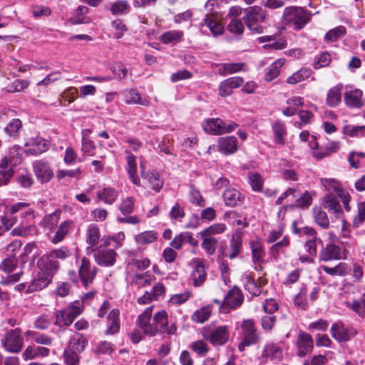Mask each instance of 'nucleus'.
<instances>
[{"label": "nucleus", "mask_w": 365, "mask_h": 365, "mask_svg": "<svg viewBox=\"0 0 365 365\" xmlns=\"http://www.w3.org/2000/svg\"><path fill=\"white\" fill-rule=\"evenodd\" d=\"M344 133L350 137H365V125H347L344 127Z\"/></svg>", "instance_id": "680f3d73"}, {"label": "nucleus", "mask_w": 365, "mask_h": 365, "mask_svg": "<svg viewBox=\"0 0 365 365\" xmlns=\"http://www.w3.org/2000/svg\"><path fill=\"white\" fill-rule=\"evenodd\" d=\"M226 230L227 225L225 223L218 222L210 225L200 232L203 233L204 235L213 237V235H220L225 232Z\"/></svg>", "instance_id": "bf43d9fd"}, {"label": "nucleus", "mask_w": 365, "mask_h": 365, "mask_svg": "<svg viewBox=\"0 0 365 365\" xmlns=\"http://www.w3.org/2000/svg\"><path fill=\"white\" fill-rule=\"evenodd\" d=\"M53 317L54 319L53 324L58 327L61 331H64L66 327H69L73 322L65 309L56 311Z\"/></svg>", "instance_id": "cd10ccee"}, {"label": "nucleus", "mask_w": 365, "mask_h": 365, "mask_svg": "<svg viewBox=\"0 0 365 365\" xmlns=\"http://www.w3.org/2000/svg\"><path fill=\"white\" fill-rule=\"evenodd\" d=\"M203 337L215 346L225 344L229 339L230 331L227 326H218L213 329H205Z\"/></svg>", "instance_id": "0eeeda50"}, {"label": "nucleus", "mask_w": 365, "mask_h": 365, "mask_svg": "<svg viewBox=\"0 0 365 365\" xmlns=\"http://www.w3.org/2000/svg\"><path fill=\"white\" fill-rule=\"evenodd\" d=\"M321 183L326 190L329 192L334 191L337 195H341L344 191L341 183L334 178H322Z\"/></svg>", "instance_id": "603ef678"}, {"label": "nucleus", "mask_w": 365, "mask_h": 365, "mask_svg": "<svg viewBox=\"0 0 365 365\" xmlns=\"http://www.w3.org/2000/svg\"><path fill=\"white\" fill-rule=\"evenodd\" d=\"M119 192L117 190L111 187H106L96 193V197L99 200L103 201L108 205H112L118 198Z\"/></svg>", "instance_id": "c85d7f7f"}, {"label": "nucleus", "mask_w": 365, "mask_h": 365, "mask_svg": "<svg viewBox=\"0 0 365 365\" xmlns=\"http://www.w3.org/2000/svg\"><path fill=\"white\" fill-rule=\"evenodd\" d=\"M10 212L11 215L19 212L22 217H33L34 216V210L29 207V204L26 202H17L14 204L10 208Z\"/></svg>", "instance_id": "a18cd8bd"}, {"label": "nucleus", "mask_w": 365, "mask_h": 365, "mask_svg": "<svg viewBox=\"0 0 365 365\" xmlns=\"http://www.w3.org/2000/svg\"><path fill=\"white\" fill-rule=\"evenodd\" d=\"M298 242L302 245V249L307 255H301L299 259L302 262L312 263L313 257L317 255V245L322 242L317 237L315 230L309 227L298 229Z\"/></svg>", "instance_id": "f257e3e1"}, {"label": "nucleus", "mask_w": 365, "mask_h": 365, "mask_svg": "<svg viewBox=\"0 0 365 365\" xmlns=\"http://www.w3.org/2000/svg\"><path fill=\"white\" fill-rule=\"evenodd\" d=\"M343 255L342 249L336 245H327L319 254V258L322 261H330L341 259Z\"/></svg>", "instance_id": "4be33fe9"}, {"label": "nucleus", "mask_w": 365, "mask_h": 365, "mask_svg": "<svg viewBox=\"0 0 365 365\" xmlns=\"http://www.w3.org/2000/svg\"><path fill=\"white\" fill-rule=\"evenodd\" d=\"M88 340L81 334L73 336L64 349L63 358L66 365H79L80 354L84 349Z\"/></svg>", "instance_id": "f03ea898"}, {"label": "nucleus", "mask_w": 365, "mask_h": 365, "mask_svg": "<svg viewBox=\"0 0 365 365\" xmlns=\"http://www.w3.org/2000/svg\"><path fill=\"white\" fill-rule=\"evenodd\" d=\"M295 190L289 188L286 192L282 193L280 197L276 201V203L281 205L285 203L284 208L287 210L288 208H292L294 207V202H297L294 199Z\"/></svg>", "instance_id": "79ce46f5"}, {"label": "nucleus", "mask_w": 365, "mask_h": 365, "mask_svg": "<svg viewBox=\"0 0 365 365\" xmlns=\"http://www.w3.org/2000/svg\"><path fill=\"white\" fill-rule=\"evenodd\" d=\"M244 84V79L240 76H234L222 81L218 88L219 95L227 97L232 93L233 89L239 88Z\"/></svg>", "instance_id": "dca6fc26"}, {"label": "nucleus", "mask_w": 365, "mask_h": 365, "mask_svg": "<svg viewBox=\"0 0 365 365\" xmlns=\"http://www.w3.org/2000/svg\"><path fill=\"white\" fill-rule=\"evenodd\" d=\"M30 84L28 80L16 79L6 86V91L11 93L21 92L26 89Z\"/></svg>", "instance_id": "052dcab7"}, {"label": "nucleus", "mask_w": 365, "mask_h": 365, "mask_svg": "<svg viewBox=\"0 0 365 365\" xmlns=\"http://www.w3.org/2000/svg\"><path fill=\"white\" fill-rule=\"evenodd\" d=\"M252 250V260L254 262H259L262 261L265 252L263 246L259 240L256 239L250 242Z\"/></svg>", "instance_id": "de8ad7c7"}, {"label": "nucleus", "mask_w": 365, "mask_h": 365, "mask_svg": "<svg viewBox=\"0 0 365 365\" xmlns=\"http://www.w3.org/2000/svg\"><path fill=\"white\" fill-rule=\"evenodd\" d=\"M284 60L279 58L274 61L268 68L265 75V80L271 81L276 78L279 74V69L284 65Z\"/></svg>", "instance_id": "09e8293b"}, {"label": "nucleus", "mask_w": 365, "mask_h": 365, "mask_svg": "<svg viewBox=\"0 0 365 365\" xmlns=\"http://www.w3.org/2000/svg\"><path fill=\"white\" fill-rule=\"evenodd\" d=\"M206 278L207 274L205 269V267L202 262H198L195 265L190 275V279L192 282L193 286H201L206 280Z\"/></svg>", "instance_id": "473e14b6"}, {"label": "nucleus", "mask_w": 365, "mask_h": 365, "mask_svg": "<svg viewBox=\"0 0 365 365\" xmlns=\"http://www.w3.org/2000/svg\"><path fill=\"white\" fill-rule=\"evenodd\" d=\"M202 126L205 133L220 135L233 132L238 127V124L231 120H223L221 118H215L205 120Z\"/></svg>", "instance_id": "20e7f679"}, {"label": "nucleus", "mask_w": 365, "mask_h": 365, "mask_svg": "<svg viewBox=\"0 0 365 365\" xmlns=\"http://www.w3.org/2000/svg\"><path fill=\"white\" fill-rule=\"evenodd\" d=\"M145 178L148 180L149 186L152 190H155L156 192L160 191L164 182L158 173L153 170L146 175Z\"/></svg>", "instance_id": "49530a36"}, {"label": "nucleus", "mask_w": 365, "mask_h": 365, "mask_svg": "<svg viewBox=\"0 0 365 365\" xmlns=\"http://www.w3.org/2000/svg\"><path fill=\"white\" fill-rule=\"evenodd\" d=\"M18 260L14 255L6 257L0 264V270L10 273L17 267Z\"/></svg>", "instance_id": "0e129e2a"}, {"label": "nucleus", "mask_w": 365, "mask_h": 365, "mask_svg": "<svg viewBox=\"0 0 365 365\" xmlns=\"http://www.w3.org/2000/svg\"><path fill=\"white\" fill-rule=\"evenodd\" d=\"M242 339L247 341L248 344H256L259 340L257 333L254 321L247 319L242 322L241 324Z\"/></svg>", "instance_id": "6ab92c4d"}, {"label": "nucleus", "mask_w": 365, "mask_h": 365, "mask_svg": "<svg viewBox=\"0 0 365 365\" xmlns=\"http://www.w3.org/2000/svg\"><path fill=\"white\" fill-rule=\"evenodd\" d=\"M53 319L52 314L44 313L38 316L34 322V327L40 330L47 329Z\"/></svg>", "instance_id": "4d7b16f0"}, {"label": "nucleus", "mask_w": 365, "mask_h": 365, "mask_svg": "<svg viewBox=\"0 0 365 365\" xmlns=\"http://www.w3.org/2000/svg\"><path fill=\"white\" fill-rule=\"evenodd\" d=\"M86 243L90 246L87 247V251L92 252L95 250V247H96L100 241L101 237V232L98 225L95 224H91L88 226L86 233Z\"/></svg>", "instance_id": "b1692460"}, {"label": "nucleus", "mask_w": 365, "mask_h": 365, "mask_svg": "<svg viewBox=\"0 0 365 365\" xmlns=\"http://www.w3.org/2000/svg\"><path fill=\"white\" fill-rule=\"evenodd\" d=\"M213 307L211 304L206 305L196 310L192 315V320L194 322L202 324L207 321L211 316Z\"/></svg>", "instance_id": "4c0bfd02"}, {"label": "nucleus", "mask_w": 365, "mask_h": 365, "mask_svg": "<svg viewBox=\"0 0 365 365\" xmlns=\"http://www.w3.org/2000/svg\"><path fill=\"white\" fill-rule=\"evenodd\" d=\"M71 227V222L66 220L63 222L58 228L53 238L52 239V242L54 244H57L62 241L66 235L69 232Z\"/></svg>", "instance_id": "6e6d98bb"}, {"label": "nucleus", "mask_w": 365, "mask_h": 365, "mask_svg": "<svg viewBox=\"0 0 365 365\" xmlns=\"http://www.w3.org/2000/svg\"><path fill=\"white\" fill-rule=\"evenodd\" d=\"M242 249V241L230 239L227 257L230 259H235L241 253Z\"/></svg>", "instance_id": "338daca9"}, {"label": "nucleus", "mask_w": 365, "mask_h": 365, "mask_svg": "<svg viewBox=\"0 0 365 365\" xmlns=\"http://www.w3.org/2000/svg\"><path fill=\"white\" fill-rule=\"evenodd\" d=\"M21 147L19 145L12 146L9 151V154L2 160L4 165L9 164L11 165H16L21 163V158L20 154Z\"/></svg>", "instance_id": "ea45409f"}, {"label": "nucleus", "mask_w": 365, "mask_h": 365, "mask_svg": "<svg viewBox=\"0 0 365 365\" xmlns=\"http://www.w3.org/2000/svg\"><path fill=\"white\" fill-rule=\"evenodd\" d=\"M65 309L71 319L74 321L83 312V304L79 301H76L66 307Z\"/></svg>", "instance_id": "69168bd1"}, {"label": "nucleus", "mask_w": 365, "mask_h": 365, "mask_svg": "<svg viewBox=\"0 0 365 365\" xmlns=\"http://www.w3.org/2000/svg\"><path fill=\"white\" fill-rule=\"evenodd\" d=\"M125 153L128 155L126 158V170L128 173L129 178L133 184L140 185V180L137 175L136 157L128 150H125Z\"/></svg>", "instance_id": "bb28decb"}, {"label": "nucleus", "mask_w": 365, "mask_h": 365, "mask_svg": "<svg viewBox=\"0 0 365 365\" xmlns=\"http://www.w3.org/2000/svg\"><path fill=\"white\" fill-rule=\"evenodd\" d=\"M184 33L180 30L168 31L159 36V40L164 44L176 43L182 41Z\"/></svg>", "instance_id": "c9c22d12"}, {"label": "nucleus", "mask_w": 365, "mask_h": 365, "mask_svg": "<svg viewBox=\"0 0 365 365\" xmlns=\"http://www.w3.org/2000/svg\"><path fill=\"white\" fill-rule=\"evenodd\" d=\"M51 279L49 277H46L45 274H38L36 278H34L30 284L28 285L26 289V294L33 293L48 287Z\"/></svg>", "instance_id": "7c9ffc66"}, {"label": "nucleus", "mask_w": 365, "mask_h": 365, "mask_svg": "<svg viewBox=\"0 0 365 365\" xmlns=\"http://www.w3.org/2000/svg\"><path fill=\"white\" fill-rule=\"evenodd\" d=\"M244 302V297L242 291L234 287L226 294L222 304L220 306V310L223 313H228L231 309L240 307Z\"/></svg>", "instance_id": "6e6552de"}, {"label": "nucleus", "mask_w": 365, "mask_h": 365, "mask_svg": "<svg viewBox=\"0 0 365 365\" xmlns=\"http://www.w3.org/2000/svg\"><path fill=\"white\" fill-rule=\"evenodd\" d=\"M135 200L132 197L123 199L119 203L118 208L124 215H130L134 211Z\"/></svg>", "instance_id": "e2e57ef3"}, {"label": "nucleus", "mask_w": 365, "mask_h": 365, "mask_svg": "<svg viewBox=\"0 0 365 365\" xmlns=\"http://www.w3.org/2000/svg\"><path fill=\"white\" fill-rule=\"evenodd\" d=\"M322 205L331 214H334L336 217H340L342 214L341 207L338 195L333 193H327L322 198Z\"/></svg>", "instance_id": "f3484780"}, {"label": "nucleus", "mask_w": 365, "mask_h": 365, "mask_svg": "<svg viewBox=\"0 0 365 365\" xmlns=\"http://www.w3.org/2000/svg\"><path fill=\"white\" fill-rule=\"evenodd\" d=\"M153 324L158 329V333L167 334L168 335H174L176 334L178 327L175 322L169 323L168 314L167 312L162 309L153 316Z\"/></svg>", "instance_id": "9d476101"}, {"label": "nucleus", "mask_w": 365, "mask_h": 365, "mask_svg": "<svg viewBox=\"0 0 365 365\" xmlns=\"http://www.w3.org/2000/svg\"><path fill=\"white\" fill-rule=\"evenodd\" d=\"M1 345L7 352L19 353L24 345V339L19 329H10L1 339Z\"/></svg>", "instance_id": "39448f33"}, {"label": "nucleus", "mask_w": 365, "mask_h": 365, "mask_svg": "<svg viewBox=\"0 0 365 365\" xmlns=\"http://www.w3.org/2000/svg\"><path fill=\"white\" fill-rule=\"evenodd\" d=\"M262 356L271 361H279L282 356V351L277 344L269 342L264 346Z\"/></svg>", "instance_id": "c756f323"}, {"label": "nucleus", "mask_w": 365, "mask_h": 365, "mask_svg": "<svg viewBox=\"0 0 365 365\" xmlns=\"http://www.w3.org/2000/svg\"><path fill=\"white\" fill-rule=\"evenodd\" d=\"M97 271L98 268L91 265L89 259L86 257L81 258L78 272L80 282L85 288L93 284Z\"/></svg>", "instance_id": "1a4fd4ad"}, {"label": "nucleus", "mask_w": 365, "mask_h": 365, "mask_svg": "<svg viewBox=\"0 0 365 365\" xmlns=\"http://www.w3.org/2000/svg\"><path fill=\"white\" fill-rule=\"evenodd\" d=\"M105 335H114L119 332L120 328L119 309H113L110 312L107 317Z\"/></svg>", "instance_id": "aec40b11"}, {"label": "nucleus", "mask_w": 365, "mask_h": 365, "mask_svg": "<svg viewBox=\"0 0 365 365\" xmlns=\"http://www.w3.org/2000/svg\"><path fill=\"white\" fill-rule=\"evenodd\" d=\"M222 197L225 205L230 207L240 205L244 200L243 195L239 190L235 188L226 189L223 192Z\"/></svg>", "instance_id": "393cba45"}, {"label": "nucleus", "mask_w": 365, "mask_h": 365, "mask_svg": "<svg viewBox=\"0 0 365 365\" xmlns=\"http://www.w3.org/2000/svg\"><path fill=\"white\" fill-rule=\"evenodd\" d=\"M115 349V346L107 341L97 342L93 347V352L98 355L110 354Z\"/></svg>", "instance_id": "3c124183"}, {"label": "nucleus", "mask_w": 365, "mask_h": 365, "mask_svg": "<svg viewBox=\"0 0 365 365\" xmlns=\"http://www.w3.org/2000/svg\"><path fill=\"white\" fill-rule=\"evenodd\" d=\"M26 335L28 337H31L38 344L50 346L53 343V338L46 334L34 331H27Z\"/></svg>", "instance_id": "c03bdc74"}, {"label": "nucleus", "mask_w": 365, "mask_h": 365, "mask_svg": "<svg viewBox=\"0 0 365 365\" xmlns=\"http://www.w3.org/2000/svg\"><path fill=\"white\" fill-rule=\"evenodd\" d=\"M153 311V306L146 308L139 315L137 324L143 331L144 334L149 336H155L158 334V329L155 324L150 322Z\"/></svg>", "instance_id": "4468645a"}, {"label": "nucleus", "mask_w": 365, "mask_h": 365, "mask_svg": "<svg viewBox=\"0 0 365 365\" xmlns=\"http://www.w3.org/2000/svg\"><path fill=\"white\" fill-rule=\"evenodd\" d=\"M219 151L224 155H231L237 152L238 141L233 135L221 137L217 141Z\"/></svg>", "instance_id": "a211bd4d"}, {"label": "nucleus", "mask_w": 365, "mask_h": 365, "mask_svg": "<svg viewBox=\"0 0 365 365\" xmlns=\"http://www.w3.org/2000/svg\"><path fill=\"white\" fill-rule=\"evenodd\" d=\"M242 282H243L245 289L254 296H258L261 293V289L256 283L254 278L248 274L242 276Z\"/></svg>", "instance_id": "a19ab883"}, {"label": "nucleus", "mask_w": 365, "mask_h": 365, "mask_svg": "<svg viewBox=\"0 0 365 365\" xmlns=\"http://www.w3.org/2000/svg\"><path fill=\"white\" fill-rule=\"evenodd\" d=\"M32 166L35 176L40 182L46 183L53 178L54 173L50 163L47 160H35L33 163Z\"/></svg>", "instance_id": "f8f14e48"}, {"label": "nucleus", "mask_w": 365, "mask_h": 365, "mask_svg": "<svg viewBox=\"0 0 365 365\" xmlns=\"http://www.w3.org/2000/svg\"><path fill=\"white\" fill-rule=\"evenodd\" d=\"M227 29L234 34H242L245 29L242 20L237 18H233L227 25Z\"/></svg>", "instance_id": "774afa93"}, {"label": "nucleus", "mask_w": 365, "mask_h": 365, "mask_svg": "<svg viewBox=\"0 0 365 365\" xmlns=\"http://www.w3.org/2000/svg\"><path fill=\"white\" fill-rule=\"evenodd\" d=\"M343 86L338 84L337 86L331 88L327 93L326 103L330 107L337 106L341 100V90Z\"/></svg>", "instance_id": "f704fd0d"}, {"label": "nucleus", "mask_w": 365, "mask_h": 365, "mask_svg": "<svg viewBox=\"0 0 365 365\" xmlns=\"http://www.w3.org/2000/svg\"><path fill=\"white\" fill-rule=\"evenodd\" d=\"M155 279V277L148 272L142 274H133L131 279V284L138 288L148 287Z\"/></svg>", "instance_id": "2f4dec72"}, {"label": "nucleus", "mask_w": 365, "mask_h": 365, "mask_svg": "<svg viewBox=\"0 0 365 365\" xmlns=\"http://www.w3.org/2000/svg\"><path fill=\"white\" fill-rule=\"evenodd\" d=\"M93 251L95 262L99 266L109 267L115 264L118 254L113 249L99 247L98 249H95Z\"/></svg>", "instance_id": "ddd939ff"}, {"label": "nucleus", "mask_w": 365, "mask_h": 365, "mask_svg": "<svg viewBox=\"0 0 365 365\" xmlns=\"http://www.w3.org/2000/svg\"><path fill=\"white\" fill-rule=\"evenodd\" d=\"M200 235L202 239L201 244L202 248L205 251L207 255H213L218 246V240L214 237L204 235L203 233L201 232H200Z\"/></svg>", "instance_id": "e433bc0d"}, {"label": "nucleus", "mask_w": 365, "mask_h": 365, "mask_svg": "<svg viewBox=\"0 0 365 365\" xmlns=\"http://www.w3.org/2000/svg\"><path fill=\"white\" fill-rule=\"evenodd\" d=\"M314 217L316 222L322 228H328L329 226V220L327 214L322 210L321 207H315L313 208Z\"/></svg>", "instance_id": "5fc2aeb1"}, {"label": "nucleus", "mask_w": 365, "mask_h": 365, "mask_svg": "<svg viewBox=\"0 0 365 365\" xmlns=\"http://www.w3.org/2000/svg\"><path fill=\"white\" fill-rule=\"evenodd\" d=\"M331 337L339 343L350 341L357 335L358 331L351 325L346 326L341 321L334 322L330 329Z\"/></svg>", "instance_id": "423d86ee"}, {"label": "nucleus", "mask_w": 365, "mask_h": 365, "mask_svg": "<svg viewBox=\"0 0 365 365\" xmlns=\"http://www.w3.org/2000/svg\"><path fill=\"white\" fill-rule=\"evenodd\" d=\"M267 16L266 11L259 6H251L247 10L246 15L243 19L248 29L255 34H262L264 26L262 24L264 22Z\"/></svg>", "instance_id": "7ed1b4c3"}, {"label": "nucleus", "mask_w": 365, "mask_h": 365, "mask_svg": "<svg viewBox=\"0 0 365 365\" xmlns=\"http://www.w3.org/2000/svg\"><path fill=\"white\" fill-rule=\"evenodd\" d=\"M125 102L127 104H139L149 106L150 102L147 98L142 99L140 94L135 89H131L125 94Z\"/></svg>", "instance_id": "58836bf2"}, {"label": "nucleus", "mask_w": 365, "mask_h": 365, "mask_svg": "<svg viewBox=\"0 0 365 365\" xmlns=\"http://www.w3.org/2000/svg\"><path fill=\"white\" fill-rule=\"evenodd\" d=\"M204 22L213 36H217L222 33L223 27L213 15H206Z\"/></svg>", "instance_id": "8fccbe9b"}, {"label": "nucleus", "mask_w": 365, "mask_h": 365, "mask_svg": "<svg viewBox=\"0 0 365 365\" xmlns=\"http://www.w3.org/2000/svg\"><path fill=\"white\" fill-rule=\"evenodd\" d=\"M346 34V28L343 26H339L329 30L324 36L327 42H334L343 37Z\"/></svg>", "instance_id": "13d9d810"}, {"label": "nucleus", "mask_w": 365, "mask_h": 365, "mask_svg": "<svg viewBox=\"0 0 365 365\" xmlns=\"http://www.w3.org/2000/svg\"><path fill=\"white\" fill-rule=\"evenodd\" d=\"M38 267L44 272L46 277L51 279L53 275L57 273L59 269V262L51 257L50 255H43L37 262Z\"/></svg>", "instance_id": "2eb2a0df"}, {"label": "nucleus", "mask_w": 365, "mask_h": 365, "mask_svg": "<svg viewBox=\"0 0 365 365\" xmlns=\"http://www.w3.org/2000/svg\"><path fill=\"white\" fill-rule=\"evenodd\" d=\"M158 239V233L153 230L145 231L135 237V242L140 245H147L154 242Z\"/></svg>", "instance_id": "864d4df0"}, {"label": "nucleus", "mask_w": 365, "mask_h": 365, "mask_svg": "<svg viewBox=\"0 0 365 365\" xmlns=\"http://www.w3.org/2000/svg\"><path fill=\"white\" fill-rule=\"evenodd\" d=\"M245 63H226L220 65L218 73L220 76H225L229 74L237 73L246 70Z\"/></svg>", "instance_id": "72a5a7b5"}, {"label": "nucleus", "mask_w": 365, "mask_h": 365, "mask_svg": "<svg viewBox=\"0 0 365 365\" xmlns=\"http://www.w3.org/2000/svg\"><path fill=\"white\" fill-rule=\"evenodd\" d=\"M314 348V341L312 336L306 332H302L298 336V356H304L311 353Z\"/></svg>", "instance_id": "5701e85b"}, {"label": "nucleus", "mask_w": 365, "mask_h": 365, "mask_svg": "<svg viewBox=\"0 0 365 365\" xmlns=\"http://www.w3.org/2000/svg\"><path fill=\"white\" fill-rule=\"evenodd\" d=\"M25 147L29 148L25 150L27 155L37 156L49 150L50 143L40 136H36L29 138Z\"/></svg>", "instance_id": "9b49d317"}, {"label": "nucleus", "mask_w": 365, "mask_h": 365, "mask_svg": "<svg viewBox=\"0 0 365 365\" xmlns=\"http://www.w3.org/2000/svg\"><path fill=\"white\" fill-rule=\"evenodd\" d=\"M110 11L113 15L126 14L130 11V6L127 0H117L111 4Z\"/></svg>", "instance_id": "37998d69"}, {"label": "nucleus", "mask_w": 365, "mask_h": 365, "mask_svg": "<svg viewBox=\"0 0 365 365\" xmlns=\"http://www.w3.org/2000/svg\"><path fill=\"white\" fill-rule=\"evenodd\" d=\"M48 348L40 346H28L22 354L25 361L31 360L39 357H46L49 355Z\"/></svg>", "instance_id": "a878e982"}, {"label": "nucleus", "mask_w": 365, "mask_h": 365, "mask_svg": "<svg viewBox=\"0 0 365 365\" xmlns=\"http://www.w3.org/2000/svg\"><path fill=\"white\" fill-rule=\"evenodd\" d=\"M363 93L360 89L349 90L344 93V103L349 108H360L364 105Z\"/></svg>", "instance_id": "412c9836"}]
</instances>
